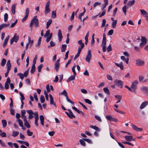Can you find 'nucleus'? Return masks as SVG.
I'll return each mask as SVG.
<instances>
[{
    "instance_id": "36",
    "label": "nucleus",
    "mask_w": 148,
    "mask_h": 148,
    "mask_svg": "<svg viewBox=\"0 0 148 148\" xmlns=\"http://www.w3.org/2000/svg\"><path fill=\"white\" fill-rule=\"evenodd\" d=\"M52 22V20L51 19H49L48 21L47 22L46 25V28L48 29L50 25L51 24Z\"/></svg>"
},
{
    "instance_id": "47",
    "label": "nucleus",
    "mask_w": 148,
    "mask_h": 148,
    "mask_svg": "<svg viewBox=\"0 0 148 148\" xmlns=\"http://www.w3.org/2000/svg\"><path fill=\"white\" fill-rule=\"evenodd\" d=\"M101 9L102 10H103V11L101 13V14L99 16V17H101L102 16H104L106 12V10L104 9H102V8L101 7Z\"/></svg>"
},
{
    "instance_id": "28",
    "label": "nucleus",
    "mask_w": 148,
    "mask_h": 148,
    "mask_svg": "<svg viewBox=\"0 0 148 148\" xmlns=\"http://www.w3.org/2000/svg\"><path fill=\"white\" fill-rule=\"evenodd\" d=\"M16 5L15 4H13L11 7V11L13 14H14L15 12V8Z\"/></svg>"
},
{
    "instance_id": "37",
    "label": "nucleus",
    "mask_w": 148,
    "mask_h": 148,
    "mask_svg": "<svg viewBox=\"0 0 148 148\" xmlns=\"http://www.w3.org/2000/svg\"><path fill=\"white\" fill-rule=\"evenodd\" d=\"M140 11L141 14L143 16L147 15L148 14L147 12L143 9H140Z\"/></svg>"
},
{
    "instance_id": "64",
    "label": "nucleus",
    "mask_w": 148,
    "mask_h": 148,
    "mask_svg": "<svg viewBox=\"0 0 148 148\" xmlns=\"http://www.w3.org/2000/svg\"><path fill=\"white\" fill-rule=\"evenodd\" d=\"M95 117L97 120H98L99 121L101 122L102 121L101 118L99 116L97 115H95Z\"/></svg>"
},
{
    "instance_id": "19",
    "label": "nucleus",
    "mask_w": 148,
    "mask_h": 148,
    "mask_svg": "<svg viewBox=\"0 0 148 148\" xmlns=\"http://www.w3.org/2000/svg\"><path fill=\"white\" fill-rule=\"evenodd\" d=\"M58 37L59 41H61L62 39L63 38V36L62 34L61 31V30L60 29H59L58 31Z\"/></svg>"
},
{
    "instance_id": "49",
    "label": "nucleus",
    "mask_w": 148,
    "mask_h": 148,
    "mask_svg": "<svg viewBox=\"0 0 148 148\" xmlns=\"http://www.w3.org/2000/svg\"><path fill=\"white\" fill-rule=\"evenodd\" d=\"M122 10L125 15H126L127 12V7L125 5L122 8Z\"/></svg>"
},
{
    "instance_id": "60",
    "label": "nucleus",
    "mask_w": 148,
    "mask_h": 148,
    "mask_svg": "<svg viewBox=\"0 0 148 148\" xmlns=\"http://www.w3.org/2000/svg\"><path fill=\"white\" fill-rule=\"evenodd\" d=\"M10 110L11 114L12 115H14V110L13 108H10Z\"/></svg>"
},
{
    "instance_id": "24",
    "label": "nucleus",
    "mask_w": 148,
    "mask_h": 148,
    "mask_svg": "<svg viewBox=\"0 0 148 148\" xmlns=\"http://www.w3.org/2000/svg\"><path fill=\"white\" fill-rule=\"evenodd\" d=\"M72 108L76 111L78 113H81L82 115H84L85 114L82 111L79 110L77 108L74 106H72Z\"/></svg>"
},
{
    "instance_id": "9",
    "label": "nucleus",
    "mask_w": 148,
    "mask_h": 148,
    "mask_svg": "<svg viewBox=\"0 0 148 148\" xmlns=\"http://www.w3.org/2000/svg\"><path fill=\"white\" fill-rule=\"evenodd\" d=\"M68 110L69 111V113L66 111L65 112V113L67 114L68 116L70 118H75V116L73 115V113L71 110L69 109H68Z\"/></svg>"
},
{
    "instance_id": "42",
    "label": "nucleus",
    "mask_w": 148,
    "mask_h": 148,
    "mask_svg": "<svg viewBox=\"0 0 148 148\" xmlns=\"http://www.w3.org/2000/svg\"><path fill=\"white\" fill-rule=\"evenodd\" d=\"M103 90L104 92L108 95H110V92L109 89L107 88H103Z\"/></svg>"
},
{
    "instance_id": "12",
    "label": "nucleus",
    "mask_w": 148,
    "mask_h": 148,
    "mask_svg": "<svg viewBox=\"0 0 148 148\" xmlns=\"http://www.w3.org/2000/svg\"><path fill=\"white\" fill-rule=\"evenodd\" d=\"M10 80L9 77H8L7 79V80L5 82V89L7 90L9 88V84H10Z\"/></svg>"
},
{
    "instance_id": "45",
    "label": "nucleus",
    "mask_w": 148,
    "mask_h": 148,
    "mask_svg": "<svg viewBox=\"0 0 148 148\" xmlns=\"http://www.w3.org/2000/svg\"><path fill=\"white\" fill-rule=\"evenodd\" d=\"M28 43L29 44H30V46L31 47L32 45L33 44V42H34L33 40H31L30 37L29 36H28Z\"/></svg>"
},
{
    "instance_id": "50",
    "label": "nucleus",
    "mask_w": 148,
    "mask_h": 148,
    "mask_svg": "<svg viewBox=\"0 0 148 148\" xmlns=\"http://www.w3.org/2000/svg\"><path fill=\"white\" fill-rule=\"evenodd\" d=\"M8 15L7 13H5L4 15V20L5 22H6L8 21Z\"/></svg>"
},
{
    "instance_id": "61",
    "label": "nucleus",
    "mask_w": 148,
    "mask_h": 148,
    "mask_svg": "<svg viewBox=\"0 0 148 148\" xmlns=\"http://www.w3.org/2000/svg\"><path fill=\"white\" fill-rule=\"evenodd\" d=\"M106 22V20L104 19H103L102 20V23L101 26V27H103L105 26Z\"/></svg>"
},
{
    "instance_id": "56",
    "label": "nucleus",
    "mask_w": 148,
    "mask_h": 148,
    "mask_svg": "<svg viewBox=\"0 0 148 148\" xmlns=\"http://www.w3.org/2000/svg\"><path fill=\"white\" fill-rule=\"evenodd\" d=\"M17 75L19 76L20 78L21 79L23 80L24 77V76L23 74L21 73H18Z\"/></svg>"
},
{
    "instance_id": "62",
    "label": "nucleus",
    "mask_w": 148,
    "mask_h": 148,
    "mask_svg": "<svg viewBox=\"0 0 148 148\" xmlns=\"http://www.w3.org/2000/svg\"><path fill=\"white\" fill-rule=\"evenodd\" d=\"M17 20L16 19L14 23H12L10 26V28H12L14 27L17 23Z\"/></svg>"
},
{
    "instance_id": "13",
    "label": "nucleus",
    "mask_w": 148,
    "mask_h": 148,
    "mask_svg": "<svg viewBox=\"0 0 148 148\" xmlns=\"http://www.w3.org/2000/svg\"><path fill=\"white\" fill-rule=\"evenodd\" d=\"M78 43L81 46L80 47H78V50H79L80 49L81 51H82V49L84 46V44L82 42V40H79L78 41Z\"/></svg>"
},
{
    "instance_id": "53",
    "label": "nucleus",
    "mask_w": 148,
    "mask_h": 148,
    "mask_svg": "<svg viewBox=\"0 0 148 148\" xmlns=\"http://www.w3.org/2000/svg\"><path fill=\"white\" fill-rule=\"evenodd\" d=\"M17 121H18L19 125L20 127H23V123L22 121L20 119H18Z\"/></svg>"
},
{
    "instance_id": "6",
    "label": "nucleus",
    "mask_w": 148,
    "mask_h": 148,
    "mask_svg": "<svg viewBox=\"0 0 148 148\" xmlns=\"http://www.w3.org/2000/svg\"><path fill=\"white\" fill-rule=\"evenodd\" d=\"M60 94L61 95H64L66 97V100L68 102L71 103L73 105H74V103L70 99H69L66 90H64Z\"/></svg>"
},
{
    "instance_id": "43",
    "label": "nucleus",
    "mask_w": 148,
    "mask_h": 148,
    "mask_svg": "<svg viewBox=\"0 0 148 148\" xmlns=\"http://www.w3.org/2000/svg\"><path fill=\"white\" fill-rule=\"evenodd\" d=\"M85 141V140H84L83 139H80L79 140L80 144L83 146H85L86 145Z\"/></svg>"
},
{
    "instance_id": "59",
    "label": "nucleus",
    "mask_w": 148,
    "mask_h": 148,
    "mask_svg": "<svg viewBox=\"0 0 148 148\" xmlns=\"http://www.w3.org/2000/svg\"><path fill=\"white\" fill-rule=\"evenodd\" d=\"M27 135L29 136H32L33 134V133L32 132H31L29 130H27Z\"/></svg>"
},
{
    "instance_id": "35",
    "label": "nucleus",
    "mask_w": 148,
    "mask_h": 148,
    "mask_svg": "<svg viewBox=\"0 0 148 148\" xmlns=\"http://www.w3.org/2000/svg\"><path fill=\"white\" fill-rule=\"evenodd\" d=\"M90 127L97 131H100V129L96 126H94L93 125H91L90 126Z\"/></svg>"
},
{
    "instance_id": "46",
    "label": "nucleus",
    "mask_w": 148,
    "mask_h": 148,
    "mask_svg": "<svg viewBox=\"0 0 148 148\" xmlns=\"http://www.w3.org/2000/svg\"><path fill=\"white\" fill-rule=\"evenodd\" d=\"M56 10L55 11H52V18H55L56 17Z\"/></svg>"
},
{
    "instance_id": "8",
    "label": "nucleus",
    "mask_w": 148,
    "mask_h": 148,
    "mask_svg": "<svg viewBox=\"0 0 148 148\" xmlns=\"http://www.w3.org/2000/svg\"><path fill=\"white\" fill-rule=\"evenodd\" d=\"M114 83L117 86H119L121 88H122L123 82L121 81L116 79L114 81Z\"/></svg>"
},
{
    "instance_id": "5",
    "label": "nucleus",
    "mask_w": 148,
    "mask_h": 148,
    "mask_svg": "<svg viewBox=\"0 0 148 148\" xmlns=\"http://www.w3.org/2000/svg\"><path fill=\"white\" fill-rule=\"evenodd\" d=\"M141 42L140 44V46L141 47H143L146 44L147 39L146 37L144 36H141Z\"/></svg>"
},
{
    "instance_id": "25",
    "label": "nucleus",
    "mask_w": 148,
    "mask_h": 148,
    "mask_svg": "<svg viewBox=\"0 0 148 148\" xmlns=\"http://www.w3.org/2000/svg\"><path fill=\"white\" fill-rule=\"evenodd\" d=\"M114 97L117 99L118 100V101L116 102V103H118L120 102L122 97L121 96L119 95H116L114 96Z\"/></svg>"
},
{
    "instance_id": "15",
    "label": "nucleus",
    "mask_w": 148,
    "mask_h": 148,
    "mask_svg": "<svg viewBox=\"0 0 148 148\" xmlns=\"http://www.w3.org/2000/svg\"><path fill=\"white\" fill-rule=\"evenodd\" d=\"M26 112L29 114L28 118L29 119H32L33 117L34 112L32 110H27Z\"/></svg>"
},
{
    "instance_id": "23",
    "label": "nucleus",
    "mask_w": 148,
    "mask_h": 148,
    "mask_svg": "<svg viewBox=\"0 0 148 148\" xmlns=\"http://www.w3.org/2000/svg\"><path fill=\"white\" fill-rule=\"evenodd\" d=\"M10 25V23L5 24L4 23L0 25V29H2L3 28H5L8 27Z\"/></svg>"
},
{
    "instance_id": "54",
    "label": "nucleus",
    "mask_w": 148,
    "mask_h": 148,
    "mask_svg": "<svg viewBox=\"0 0 148 148\" xmlns=\"http://www.w3.org/2000/svg\"><path fill=\"white\" fill-rule=\"evenodd\" d=\"M43 65L42 64H41L39 66L37 69H38V71L39 72H40L41 71V69L43 67Z\"/></svg>"
},
{
    "instance_id": "31",
    "label": "nucleus",
    "mask_w": 148,
    "mask_h": 148,
    "mask_svg": "<svg viewBox=\"0 0 148 148\" xmlns=\"http://www.w3.org/2000/svg\"><path fill=\"white\" fill-rule=\"evenodd\" d=\"M2 125L3 127L4 128L7 125V121L5 120L4 119L1 121Z\"/></svg>"
},
{
    "instance_id": "11",
    "label": "nucleus",
    "mask_w": 148,
    "mask_h": 148,
    "mask_svg": "<svg viewBox=\"0 0 148 148\" xmlns=\"http://www.w3.org/2000/svg\"><path fill=\"white\" fill-rule=\"evenodd\" d=\"M140 89L142 92L148 95V87L143 86L140 87Z\"/></svg>"
},
{
    "instance_id": "38",
    "label": "nucleus",
    "mask_w": 148,
    "mask_h": 148,
    "mask_svg": "<svg viewBox=\"0 0 148 148\" xmlns=\"http://www.w3.org/2000/svg\"><path fill=\"white\" fill-rule=\"evenodd\" d=\"M59 63H57L56 62L55 64V68L57 71H58L59 69Z\"/></svg>"
},
{
    "instance_id": "57",
    "label": "nucleus",
    "mask_w": 148,
    "mask_h": 148,
    "mask_svg": "<svg viewBox=\"0 0 148 148\" xmlns=\"http://www.w3.org/2000/svg\"><path fill=\"white\" fill-rule=\"evenodd\" d=\"M84 100L86 103L89 104H91L92 103V101L88 99H85Z\"/></svg>"
},
{
    "instance_id": "18",
    "label": "nucleus",
    "mask_w": 148,
    "mask_h": 148,
    "mask_svg": "<svg viewBox=\"0 0 148 148\" xmlns=\"http://www.w3.org/2000/svg\"><path fill=\"white\" fill-rule=\"evenodd\" d=\"M125 138L126 140L127 141H132V140L134 141V139H133V137L131 135L126 136H125Z\"/></svg>"
},
{
    "instance_id": "27",
    "label": "nucleus",
    "mask_w": 148,
    "mask_h": 148,
    "mask_svg": "<svg viewBox=\"0 0 148 148\" xmlns=\"http://www.w3.org/2000/svg\"><path fill=\"white\" fill-rule=\"evenodd\" d=\"M6 65L7 69L10 70L11 69V65L10 63V60L8 61Z\"/></svg>"
},
{
    "instance_id": "39",
    "label": "nucleus",
    "mask_w": 148,
    "mask_h": 148,
    "mask_svg": "<svg viewBox=\"0 0 148 148\" xmlns=\"http://www.w3.org/2000/svg\"><path fill=\"white\" fill-rule=\"evenodd\" d=\"M81 51L80 50V49L78 50V52L77 54L75 56V57L74 58V60H75L76 59H77L78 57L79 56Z\"/></svg>"
},
{
    "instance_id": "26",
    "label": "nucleus",
    "mask_w": 148,
    "mask_h": 148,
    "mask_svg": "<svg viewBox=\"0 0 148 148\" xmlns=\"http://www.w3.org/2000/svg\"><path fill=\"white\" fill-rule=\"evenodd\" d=\"M9 36H7L6 38H5L4 41V42L3 44V47H5L7 45V42L8 41V40H9Z\"/></svg>"
},
{
    "instance_id": "44",
    "label": "nucleus",
    "mask_w": 148,
    "mask_h": 148,
    "mask_svg": "<svg viewBox=\"0 0 148 148\" xmlns=\"http://www.w3.org/2000/svg\"><path fill=\"white\" fill-rule=\"evenodd\" d=\"M117 21L116 20H115L112 23V26L113 28H115L116 27V25L117 24Z\"/></svg>"
},
{
    "instance_id": "30",
    "label": "nucleus",
    "mask_w": 148,
    "mask_h": 148,
    "mask_svg": "<svg viewBox=\"0 0 148 148\" xmlns=\"http://www.w3.org/2000/svg\"><path fill=\"white\" fill-rule=\"evenodd\" d=\"M121 59L124 60L125 62L127 64H128L129 62V58H125V57L124 56H122L121 57Z\"/></svg>"
},
{
    "instance_id": "63",
    "label": "nucleus",
    "mask_w": 148,
    "mask_h": 148,
    "mask_svg": "<svg viewBox=\"0 0 148 148\" xmlns=\"http://www.w3.org/2000/svg\"><path fill=\"white\" fill-rule=\"evenodd\" d=\"M29 69H28L24 73V77H27L29 73Z\"/></svg>"
},
{
    "instance_id": "7",
    "label": "nucleus",
    "mask_w": 148,
    "mask_h": 148,
    "mask_svg": "<svg viewBox=\"0 0 148 148\" xmlns=\"http://www.w3.org/2000/svg\"><path fill=\"white\" fill-rule=\"evenodd\" d=\"M19 38V36L17 35L16 34H15L13 37L10 40V44H12L14 41L16 42L18 41Z\"/></svg>"
},
{
    "instance_id": "22",
    "label": "nucleus",
    "mask_w": 148,
    "mask_h": 148,
    "mask_svg": "<svg viewBox=\"0 0 148 148\" xmlns=\"http://www.w3.org/2000/svg\"><path fill=\"white\" fill-rule=\"evenodd\" d=\"M104 3L102 5V9H105L108 4V0H103Z\"/></svg>"
},
{
    "instance_id": "20",
    "label": "nucleus",
    "mask_w": 148,
    "mask_h": 148,
    "mask_svg": "<svg viewBox=\"0 0 148 148\" xmlns=\"http://www.w3.org/2000/svg\"><path fill=\"white\" fill-rule=\"evenodd\" d=\"M49 97L50 98V103L51 105H53L55 107H56L55 103H54L53 98L51 95L50 94L49 95Z\"/></svg>"
},
{
    "instance_id": "3",
    "label": "nucleus",
    "mask_w": 148,
    "mask_h": 148,
    "mask_svg": "<svg viewBox=\"0 0 148 148\" xmlns=\"http://www.w3.org/2000/svg\"><path fill=\"white\" fill-rule=\"evenodd\" d=\"M50 4V1H48L46 3L45 5V14L46 15L49 13L50 11V10L49 8Z\"/></svg>"
},
{
    "instance_id": "40",
    "label": "nucleus",
    "mask_w": 148,
    "mask_h": 148,
    "mask_svg": "<svg viewBox=\"0 0 148 148\" xmlns=\"http://www.w3.org/2000/svg\"><path fill=\"white\" fill-rule=\"evenodd\" d=\"M36 70V67L35 64H33L31 70V72L32 73H33Z\"/></svg>"
},
{
    "instance_id": "29",
    "label": "nucleus",
    "mask_w": 148,
    "mask_h": 148,
    "mask_svg": "<svg viewBox=\"0 0 148 148\" xmlns=\"http://www.w3.org/2000/svg\"><path fill=\"white\" fill-rule=\"evenodd\" d=\"M76 75H72L69 77L67 80V82H70L71 81L74 80L75 79V76Z\"/></svg>"
},
{
    "instance_id": "1",
    "label": "nucleus",
    "mask_w": 148,
    "mask_h": 148,
    "mask_svg": "<svg viewBox=\"0 0 148 148\" xmlns=\"http://www.w3.org/2000/svg\"><path fill=\"white\" fill-rule=\"evenodd\" d=\"M37 16H35L31 20L29 26L30 27H32L33 26L34 23L35 27L39 26L38 20L37 19Z\"/></svg>"
},
{
    "instance_id": "55",
    "label": "nucleus",
    "mask_w": 148,
    "mask_h": 148,
    "mask_svg": "<svg viewBox=\"0 0 148 148\" xmlns=\"http://www.w3.org/2000/svg\"><path fill=\"white\" fill-rule=\"evenodd\" d=\"M40 101L42 103H43L45 102V99L43 95H41L40 97Z\"/></svg>"
},
{
    "instance_id": "58",
    "label": "nucleus",
    "mask_w": 148,
    "mask_h": 148,
    "mask_svg": "<svg viewBox=\"0 0 148 148\" xmlns=\"http://www.w3.org/2000/svg\"><path fill=\"white\" fill-rule=\"evenodd\" d=\"M50 34V30H48L46 32L45 34V35H44V36L45 37H47L48 36H49Z\"/></svg>"
},
{
    "instance_id": "2",
    "label": "nucleus",
    "mask_w": 148,
    "mask_h": 148,
    "mask_svg": "<svg viewBox=\"0 0 148 148\" xmlns=\"http://www.w3.org/2000/svg\"><path fill=\"white\" fill-rule=\"evenodd\" d=\"M138 84V81L137 80H134L132 83L131 88L133 89V92L136 93V90L137 88V85Z\"/></svg>"
},
{
    "instance_id": "32",
    "label": "nucleus",
    "mask_w": 148,
    "mask_h": 148,
    "mask_svg": "<svg viewBox=\"0 0 148 148\" xmlns=\"http://www.w3.org/2000/svg\"><path fill=\"white\" fill-rule=\"evenodd\" d=\"M67 45L66 44L62 45L61 48V51L62 52L65 51L66 49Z\"/></svg>"
},
{
    "instance_id": "21",
    "label": "nucleus",
    "mask_w": 148,
    "mask_h": 148,
    "mask_svg": "<svg viewBox=\"0 0 148 148\" xmlns=\"http://www.w3.org/2000/svg\"><path fill=\"white\" fill-rule=\"evenodd\" d=\"M148 104V102L147 101H145L143 102L141 105L140 106V109H142L145 107Z\"/></svg>"
},
{
    "instance_id": "34",
    "label": "nucleus",
    "mask_w": 148,
    "mask_h": 148,
    "mask_svg": "<svg viewBox=\"0 0 148 148\" xmlns=\"http://www.w3.org/2000/svg\"><path fill=\"white\" fill-rule=\"evenodd\" d=\"M135 2V0L129 1L127 3V5L128 6H131L134 4Z\"/></svg>"
},
{
    "instance_id": "4",
    "label": "nucleus",
    "mask_w": 148,
    "mask_h": 148,
    "mask_svg": "<svg viewBox=\"0 0 148 148\" xmlns=\"http://www.w3.org/2000/svg\"><path fill=\"white\" fill-rule=\"evenodd\" d=\"M92 58V54L91 53V50H89L87 52V54L85 58L86 61L87 62H90V61Z\"/></svg>"
},
{
    "instance_id": "51",
    "label": "nucleus",
    "mask_w": 148,
    "mask_h": 148,
    "mask_svg": "<svg viewBox=\"0 0 148 148\" xmlns=\"http://www.w3.org/2000/svg\"><path fill=\"white\" fill-rule=\"evenodd\" d=\"M76 66L75 65H74L72 67V72H73V75H76V73L75 72V67Z\"/></svg>"
},
{
    "instance_id": "33",
    "label": "nucleus",
    "mask_w": 148,
    "mask_h": 148,
    "mask_svg": "<svg viewBox=\"0 0 148 148\" xmlns=\"http://www.w3.org/2000/svg\"><path fill=\"white\" fill-rule=\"evenodd\" d=\"M24 122V124L25 126L27 128H29L30 127V126L29 123L28 122L27 120H26L23 121Z\"/></svg>"
},
{
    "instance_id": "10",
    "label": "nucleus",
    "mask_w": 148,
    "mask_h": 148,
    "mask_svg": "<svg viewBox=\"0 0 148 148\" xmlns=\"http://www.w3.org/2000/svg\"><path fill=\"white\" fill-rule=\"evenodd\" d=\"M29 13V9L28 8H27L25 10V17L22 19V21L24 22L27 19Z\"/></svg>"
},
{
    "instance_id": "52",
    "label": "nucleus",
    "mask_w": 148,
    "mask_h": 148,
    "mask_svg": "<svg viewBox=\"0 0 148 148\" xmlns=\"http://www.w3.org/2000/svg\"><path fill=\"white\" fill-rule=\"evenodd\" d=\"M6 62V60L5 59H2L1 63V65L2 66H4Z\"/></svg>"
},
{
    "instance_id": "17",
    "label": "nucleus",
    "mask_w": 148,
    "mask_h": 148,
    "mask_svg": "<svg viewBox=\"0 0 148 148\" xmlns=\"http://www.w3.org/2000/svg\"><path fill=\"white\" fill-rule=\"evenodd\" d=\"M132 127L134 130L138 132H140L142 131L143 129L141 128H138L135 125L132 124Z\"/></svg>"
},
{
    "instance_id": "16",
    "label": "nucleus",
    "mask_w": 148,
    "mask_h": 148,
    "mask_svg": "<svg viewBox=\"0 0 148 148\" xmlns=\"http://www.w3.org/2000/svg\"><path fill=\"white\" fill-rule=\"evenodd\" d=\"M144 63V61L140 59H138L136 60V64L138 66L143 65Z\"/></svg>"
},
{
    "instance_id": "48",
    "label": "nucleus",
    "mask_w": 148,
    "mask_h": 148,
    "mask_svg": "<svg viewBox=\"0 0 148 148\" xmlns=\"http://www.w3.org/2000/svg\"><path fill=\"white\" fill-rule=\"evenodd\" d=\"M52 33H51L50 34H49V36L48 37H47V38L46 39V42H48L50 41V39H51V38H52Z\"/></svg>"
},
{
    "instance_id": "41",
    "label": "nucleus",
    "mask_w": 148,
    "mask_h": 148,
    "mask_svg": "<svg viewBox=\"0 0 148 148\" xmlns=\"http://www.w3.org/2000/svg\"><path fill=\"white\" fill-rule=\"evenodd\" d=\"M19 134V132H18L13 131L12 132V136L14 137H15L17 136Z\"/></svg>"
},
{
    "instance_id": "14",
    "label": "nucleus",
    "mask_w": 148,
    "mask_h": 148,
    "mask_svg": "<svg viewBox=\"0 0 148 148\" xmlns=\"http://www.w3.org/2000/svg\"><path fill=\"white\" fill-rule=\"evenodd\" d=\"M115 65L118 67H119L121 70H123L124 69V66L122 62H120L119 63L114 62Z\"/></svg>"
}]
</instances>
